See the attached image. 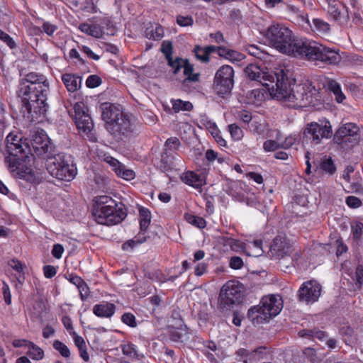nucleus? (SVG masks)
<instances>
[{
    "mask_svg": "<svg viewBox=\"0 0 363 363\" xmlns=\"http://www.w3.org/2000/svg\"><path fill=\"white\" fill-rule=\"evenodd\" d=\"M265 37L272 47L288 55L328 65H337L342 60L338 49L326 47L312 40L296 38L290 29L281 24L270 26Z\"/></svg>",
    "mask_w": 363,
    "mask_h": 363,
    "instance_id": "obj_1",
    "label": "nucleus"
},
{
    "mask_svg": "<svg viewBox=\"0 0 363 363\" xmlns=\"http://www.w3.org/2000/svg\"><path fill=\"white\" fill-rule=\"evenodd\" d=\"M50 84L47 77L41 74L30 72L21 79L18 94L22 99L23 106L32 120L45 116L48 111V95Z\"/></svg>",
    "mask_w": 363,
    "mask_h": 363,
    "instance_id": "obj_2",
    "label": "nucleus"
},
{
    "mask_svg": "<svg viewBox=\"0 0 363 363\" xmlns=\"http://www.w3.org/2000/svg\"><path fill=\"white\" fill-rule=\"evenodd\" d=\"M289 70H279L274 89L271 86V95L283 101L286 106L294 108L314 105L318 89L308 80L296 84L294 79H289Z\"/></svg>",
    "mask_w": 363,
    "mask_h": 363,
    "instance_id": "obj_3",
    "label": "nucleus"
},
{
    "mask_svg": "<svg viewBox=\"0 0 363 363\" xmlns=\"http://www.w3.org/2000/svg\"><path fill=\"white\" fill-rule=\"evenodd\" d=\"M27 148L28 146L22 142L21 135L17 133H10L6 137V149L9 156L5 158V163L10 171L20 178L30 183H39L44 178L43 172L32 167L33 157L19 156Z\"/></svg>",
    "mask_w": 363,
    "mask_h": 363,
    "instance_id": "obj_4",
    "label": "nucleus"
},
{
    "mask_svg": "<svg viewBox=\"0 0 363 363\" xmlns=\"http://www.w3.org/2000/svg\"><path fill=\"white\" fill-rule=\"evenodd\" d=\"M94 201L93 216L99 224L116 225L126 216V212L121 203L118 204L115 200L108 196H97Z\"/></svg>",
    "mask_w": 363,
    "mask_h": 363,
    "instance_id": "obj_5",
    "label": "nucleus"
},
{
    "mask_svg": "<svg viewBox=\"0 0 363 363\" xmlns=\"http://www.w3.org/2000/svg\"><path fill=\"white\" fill-rule=\"evenodd\" d=\"M172 44L169 40H164L162 43L161 51L165 55L168 65L171 67L174 74H177L181 69L185 78L182 82V87L185 91H189L191 84L199 82V74L194 73V66L187 60L180 57L172 58Z\"/></svg>",
    "mask_w": 363,
    "mask_h": 363,
    "instance_id": "obj_6",
    "label": "nucleus"
},
{
    "mask_svg": "<svg viewBox=\"0 0 363 363\" xmlns=\"http://www.w3.org/2000/svg\"><path fill=\"white\" fill-rule=\"evenodd\" d=\"M45 167L49 174L59 180L69 182L77 174V168L71 156L65 153L48 156Z\"/></svg>",
    "mask_w": 363,
    "mask_h": 363,
    "instance_id": "obj_7",
    "label": "nucleus"
},
{
    "mask_svg": "<svg viewBox=\"0 0 363 363\" xmlns=\"http://www.w3.org/2000/svg\"><path fill=\"white\" fill-rule=\"evenodd\" d=\"M242 292V286L238 281L234 280L227 281L223 286L219 294V308L222 311L230 310L234 305L241 301Z\"/></svg>",
    "mask_w": 363,
    "mask_h": 363,
    "instance_id": "obj_8",
    "label": "nucleus"
},
{
    "mask_svg": "<svg viewBox=\"0 0 363 363\" xmlns=\"http://www.w3.org/2000/svg\"><path fill=\"white\" fill-rule=\"evenodd\" d=\"M234 69L230 65H223L216 72L213 90L218 96L225 98L230 94L234 86Z\"/></svg>",
    "mask_w": 363,
    "mask_h": 363,
    "instance_id": "obj_9",
    "label": "nucleus"
},
{
    "mask_svg": "<svg viewBox=\"0 0 363 363\" xmlns=\"http://www.w3.org/2000/svg\"><path fill=\"white\" fill-rule=\"evenodd\" d=\"M281 69H277L274 73H269L268 72H264L260 68V67L256 65L250 64L245 67L244 71L249 79L261 83L268 89L272 94V89H271V86L274 89L276 81H277L278 74Z\"/></svg>",
    "mask_w": 363,
    "mask_h": 363,
    "instance_id": "obj_10",
    "label": "nucleus"
},
{
    "mask_svg": "<svg viewBox=\"0 0 363 363\" xmlns=\"http://www.w3.org/2000/svg\"><path fill=\"white\" fill-rule=\"evenodd\" d=\"M305 135L318 144L322 139H328L332 136V126L326 119L318 120L317 122L308 123L304 130Z\"/></svg>",
    "mask_w": 363,
    "mask_h": 363,
    "instance_id": "obj_11",
    "label": "nucleus"
},
{
    "mask_svg": "<svg viewBox=\"0 0 363 363\" xmlns=\"http://www.w3.org/2000/svg\"><path fill=\"white\" fill-rule=\"evenodd\" d=\"M321 294V286L315 280L303 282L298 291V300L306 304L316 302Z\"/></svg>",
    "mask_w": 363,
    "mask_h": 363,
    "instance_id": "obj_12",
    "label": "nucleus"
},
{
    "mask_svg": "<svg viewBox=\"0 0 363 363\" xmlns=\"http://www.w3.org/2000/svg\"><path fill=\"white\" fill-rule=\"evenodd\" d=\"M75 113V123L79 131L88 133L93 127L94 123L88 113L87 107L83 102H77L74 105Z\"/></svg>",
    "mask_w": 363,
    "mask_h": 363,
    "instance_id": "obj_13",
    "label": "nucleus"
},
{
    "mask_svg": "<svg viewBox=\"0 0 363 363\" xmlns=\"http://www.w3.org/2000/svg\"><path fill=\"white\" fill-rule=\"evenodd\" d=\"M337 143L357 144L360 140L359 128L353 123H347L339 128L335 135Z\"/></svg>",
    "mask_w": 363,
    "mask_h": 363,
    "instance_id": "obj_14",
    "label": "nucleus"
},
{
    "mask_svg": "<svg viewBox=\"0 0 363 363\" xmlns=\"http://www.w3.org/2000/svg\"><path fill=\"white\" fill-rule=\"evenodd\" d=\"M107 130L114 137H128L133 133V124L127 114H122L116 121L108 125Z\"/></svg>",
    "mask_w": 363,
    "mask_h": 363,
    "instance_id": "obj_15",
    "label": "nucleus"
},
{
    "mask_svg": "<svg viewBox=\"0 0 363 363\" xmlns=\"http://www.w3.org/2000/svg\"><path fill=\"white\" fill-rule=\"evenodd\" d=\"M328 4V13L340 25L347 24L350 21L347 8L337 0H323Z\"/></svg>",
    "mask_w": 363,
    "mask_h": 363,
    "instance_id": "obj_16",
    "label": "nucleus"
},
{
    "mask_svg": "<svg viewBox=\"0 0 363 363\" xmlns=\"http://www.w3.org/2000/svg\"><path fill=\"white\" fill-rule=\"evenodd\" d=\"M292 245L285 235H279L273 240L270 245L269 254L274 259H281L289 255Z\"/></svg>",
    "mask_w": 363,
    "mask_h": 363,
    "instance_id": "obj_17",
    "label": "nucleus"
},
{
    "mask_svg": "<svg viewBox=\"0 0 363 363\" xmlns=\"http://www.w3.org/2000/svg\"><path fill=\"white\" fill-rule=\"evenodd\" d=\"M31 145L35 153L38 156L50 152L53 147L50 138L43 130H37L33 135Z\"/></svg>",
    "mask_w": 363,
    "mask_h": 363,
    "instance_id": "obj_18",
    "label": "nucleus"
},
{
    "mask_svg": "<svg viewBox=\"0 0 363 363\" xmlns=\"http://www.w3.org/2000/svg\"><path fill=\"white\" fill-rule=\"evenodd\" d=\"M261 302L264 310H266L271 318L277 315L283 308V301L280 296H267L262 298Z\"/></svg>",
    "mask_w": 363,
    "mask_h": 363,
    "instance_id": "obj_19",
    "label": "nucleus"
},
{
    "mask_svg": "<svg viewBox=\"0 0 363 363\" xmlns=\"http://www.w3.org/2000/svg\"><path fill=\"white\" fill-rule=\"evenodd\" d=\"M100 110L101 112L102 119L106 123V128L108 127V125L116 121L121 116H122V114H123V112L119 106L108 102L101 104L100 106Z\"/></svg>",
    "mask_w": 363,
    "mask_h": 363,
    "instance_id": "obj_20",
    "label": "nucleus"
},
{
    "mask_svg": "<svg viewBox=\"0 0 363 363\" xmlns=\"http://www.w3.org/2000/svg\"><path fill=\"white\" fill-rule=\"evenodd\" d=\"M104 161L108 163L112 168V170L116 174V175L125 180H131L135 177V172L126 168V167L121 163L118 160L113 158L111 156H106L104 158Z\"/></svg>",
    "mask_w": 363,
    "mask_h": 363,
    "instance_id": "obj_21",
    "label": "nucleus"
},
{
    "mask_svg": "<svg viewBox=\"0 0 363 363\" xmlns=\"http://www.w3.org/2000/svg\"><path fill=\"white\" fill-rule=\"evenodd\" d=\"M247 316L253 324H261L269 321L272 318L266 310H264L261 301L258 306L249 309Z\"/></svg>",
    "mask_w": 363,
    "mask_h": 363,
    "instance_id": "obj_22",
    "label": "nucleus"
},
{
    "mask_svg": "<svg viewBox=\"0 0 363 363\" xmlns=\"http://www.w3.org/2000/svg\"><path fill=\"white\" fill-rule=\"evenodd\" d=\"M180 179L184 184L197 189L201 188L206 184L203 176L192 171L184 172L180 176Z\"/></svg>",
    "mask_w": 363,
    "mask_h": 363,
    "instance_id": "obj_23",
    "label": "nucleus"
},
{
    "mask_svg": "<svg viewBox=\"0 0 363 363\" xmlns=\"http://www.w3.org/2000/svg\"><path fill=\"white\" fill-rule=\"evenodd\" d=\"M79 29L84 33L96 38H100L106 32L104 30V26L101 24L92 22H86L81 23L79 26ZM106 34H109L106 32Z\"/></svg>",
    "mask_w": 363,
    "mask_h": 363,
    "instance_id": "obj_24",
    "label": "nucleus"
},
{
    "mask_svg": "<svg viewBox=\"0 0 363 363\" xmlns=\"http://www.w3.org/2000/svg\"><path fill=\"white\" fill-rule=\"evenodd\" d=\"M116 306L109 302L103 301L99 304H96L93 307V313L99 318H111L115 313Z\"/></svg>",
    "mask_w": 363,
    "mask_h": 363,
    "instance_id": "obj_25",
    "label": "nucleus"
},
{
    "mask_svg": "<svg viewBox=\"0 0 363 363\" xmlns=\"http://www.w3.org/2000/svg\"><path fill=\"white\" fill-rule=\"evenodd\" d=\"M249 130L254 134L264 137V133L268 130V124L263 118L254 116L253 119L249 123Z\"/></svg>",
    "mask_w": 363,
    "mask_h": 363,
    "instance_id": "obj_26",
    "label": "nucleus"
},
{
    "mask_svg": "<svg viewBox=\"0 0 363 363\" xmlns=\"http://www.w3.org/2000/svg\"><path fill=\"white\" fill-rule=\"evenodd\" d=\"M62 81L69 92H74L81 86L82 78L74 74L66 73L62 74Z\"/></svg>",
    "mask_w": 363,
    "mask_h": 363,
    "instance_id": "obj_27",
    "label": "nucleus"
},
{
    "mask_svg": "<svg viewBox=\"0 0 363 363\" xmlns=\"http://www.w3.org/2000/svg\"><path fill=\"white\" fill-rule=\"evenodd\" d=\"M301 17L303 20L309 24L311 27L316 32H318L320 34H327L329 33L330 30V24L323 21L321 18H313V25H311L309 23L308 17L306 13H303L301 14Z\"/></svg>",
    "mask_w": 363,
    "mask_h": 363,
    "instance_id": "obj_28",
    "label": "nucleus"
},
{
    "mask_svg": "<svg viewBox=\"0 0 363 363\" xmlns=\"http://www.w3.org/2000/svg\"><path fill=\"white\" fill-rule=\"evenodd\" d=\"M244 252L248 256L255 257L261 256L264 252L262 240L247 241L245 243V247H244Z\"/></svg>",
    "mask_w": 363,
    "mask_h": 363,
    "instance_id": "obj_29",
    "label": "nucleus"
},
{
    "mask_svg": "<svg viewBox=\"0 0 363 363\" xmlns=\"http://www.w3.org/2000/svg\"><path fill=\"white\" fill-rule=\"evenodd\" d=\"M169 337L174 342H186L189 339V329L186 325L174 328L169 333Z\"/></svg>",
    "mask_w": 363,
    "mask_h": 363,
    "instance_id": "obj_30",
    "label": "nucleus"
},
{
    "mask_svg": "<svg viewBox=\"0 0 363 363\" xmlns=\"http://www.w3.org/2000/svg\"><path fill=\"white\" fill-rule=\"evenodd\" d=\"M215 51L216 48L214 45H208L203 48L196 45L194 49L196 59L202 62H208L209 61L210 54L215 52Z\"/></svg>",
    "mask_w": 363,
    "mask_h": 363,
    "instance_id": "obj_31",
    "label": "nucleus"
},
{
    "mask_svg": "<svg viewBox=\"0 0 363 363\" xmlns=\"http://www.w3.org/2000/svg\"><path fill=\"white\" fill-rule=\"evenodd\" d=\"M264 94L261 90L253 89L247 93L245 103L258 106L264 101Z\"/></svg>",
    "mask_w": 363,
    "mask_h": 363,
    "instance_id": "obj_32",
    "label": "nucleus"
},
{
    "mask_svg": "<svg viewBox=\"0 0 363 363\" xmlns=\"http://www.w3.org/2000/svg\"><path fill=\"white\" fill-rule=\"evenodd\" d=\"M145 33L147 38L159 40L164 36V29L159 25L151 26L146 28Z\"/></svg>",
    "mask_w": 363,
    "mask_h": 363,
    "instance_id": "obj_33",
    "label": "nucleus"
},
{
    "mask_svg": "<svg viewBox=\"0 0 363 363\" xmlns=\"http://www.w3.org/2000/svg\"><path fill=\"white\" fill-rule=\"evenodd\" d=\"M328 89L334 94L337 102L342 103L345 100V94L342 91L340 85L336 81L329 80Z\"/></svg>",
    "mask_w": 363,
    "mask_h": 363,
    "instance_id": "obj_34",
    "label": "nucleus"
},
{
    "mask_svg": "<svg viewBox=\"0 0 363 363\" xmlns=\"http://www.w3.org/2000/svg\"><path fill=\"white\" fill-rule=\"evenodd\" d=\"M139 215L140 230L145 231L150 223V212L147 208L141 207L139 209Z\"/></svg>",
    "mask_w": 363,
    "mask_h": 363,
    "instance_id": "obj_35",
    "label": "nucleus"
},
{
    "mask_svg": "<svg viewBox=\"0 0 363 363\" xmlns=\"http://www.w3.org/2000/svg\"><path fill=\"white\" fill-rule=\"evenodd\" d=\"M147 238L144 234H138L137 236L131 240H129L122 245V249L123 250H132L139 245L145 242Z\"/></svg>",
    "mask_w": 363,
    "mask_h": 363,
    "instance_id": "obj_36",
    "label": "nucleus"
},
{
    "mask_svg": "<svg viewBox=\"0 0 363 363\" xmlns=\"http://www.w3.org/2000/svg\"><path fill=\"white\" fill-rule=\"evenodd\" d=\"M26 354L32 359L37 361L42 359L44 357L43 350L32 342L28 345Z\"/></svg>",
    "mask_w": 363,
    "mask_h": 363,
    "instance_id": "obj_37",
    "label": "nucleus"
},
{
    "mask_svg": "<svg viewBox=\"0 0 363 363\" xmlns=\"http://www.w3.org/2000/svg\"><path fill=\"white\" fill-rule=\"evenodd\" d=\"M171 104L175 113H178L181 111H191L193 108L192 104L187 101L172 99Z\"/></svg>",
    "mask_w": 363,
    "mask_h": 363,
    "instance_id": "obj_38",
    "label": "nucleus"
},
{
    "mask_svg": "<svg viewBox=\"0 0 363 363\" xmlns=\"http://www.w3.org/2000/svg\"><path fill=\"white\" fill-rule=\"evenodd\" d=\"M298 335L301 337H308L320 340H323L327 337L325 332L315 330H302L298 332Z\"/></svg>",
    "mask_w": 363,
    "mask_h": 363,
    "instance_id": "obj_39",
    "label": "nucleus"
},
{
    "mask_svg": "<svg viewBox=\"0 0 363 363\" xmlns=\"http://www.w3.org/2000/svg\"><path fill=\"white\" fill-rule=\"evenodd\" d=\"M281 133L277 131L276 140H266L263 144V149L265 152H272L280 147Z\"/></svg>",
    "mask_w": 363,
    "mask_h": 363,
    "instance_id": "obj_40",
    "label": "nucleus"
},
{
    "mask_svg": "<svg viewBox=\"0 0 363 363\" xmlns=\"http://www.w3.org/2000/svg\"><path fill=\"white\" fill-rule=\"evenodd\" d=\"M228 130L230 133L232 139L235 141L241 140L244 136L242 129L236 123L228 125Z\"/></svg>",
    "mask_w": 363,
    "mask_h": 363,
    "instance_id": "obj_41",
    "label": "nucleus"
},
{
    "mask_svg": "<svg viewBox=\"0 0 363 363\" xmlns=\"http://www.w3.org/2000/svg\"><path fill=\"white\" fill-rule=\"evenodd\" d=\"M185 218L189 223L200 229L204 228L206 225V222L202 217L191 214H186Z\"/></svg>",
    "mask_w": 363,
    "mask_h": 363,
    "instance_id": "obj_42",
    "label": "nucleus"
},
{
    "mask_svg": "<svg viewBox=\"0 0 363 363\" xmlns=\"http://www.w3.org/2000/svg\"><path fill=\"white\" fill-rule=\"evenodd\" d=\"M53 347L60 352V354L65 357L68 358L70 356V351L67 345L60 342V340H55L53 342Z\"/></svg>",
    "mask_w": 363,
    "mask_h": 363,
    "instance_id": "obj_43",
    "label": "nucleus"
},
{
    "mask_svg": "<svg viewBox=\"0 0 363 363\" xmlns=\"http://www.w3.org/2000/svg\"><path fill=\"white\" fill-rule=\"evenodd\" d=\"M226 245L230 246V249L234 252H244V247H245V243L233 238L228 239L226 241Z\"/></svg>",
    "mask_w": 363,
    "mask_h": 363,
    "instance_id": "obj_44",
    "label": "nucleus"
},
{
    "mask_svg": "<svg viewBox=\"0 0 363 363\" xmlns=\"http://www.w3.org/2000/svg\"><path fill=\"white\" fill-rule=\"evenodd\" d=\"M245 58V55L235 50L230 49L227 60L233 63H240Z\"/></svg>",
    "mask_w": 363,
    "mask_h": 363,
    "instance_id": "obj_45",
    "label": "nucleus"
},
{
    "mask_svg": "<svg viewBox=\"0 0 363 363\" xmlns=\"http://www.w3.org/2000/svg\"><path fill=\"white\" fill-rule=\"evenodd\" d=\"M320 168L330 174H333L336 170L333 162L330 158L323 160L320 164Z\"/></svg>",
    "mask_w": 363,
    "mask_h": 363,
    "instance_id": "obj_46",
    "label": "nucleus"
},
{
    "mask_svg": "<svg viewBox=\"0 0 363 363\" xmlns=\"http://www.w3.org/2000/svg\"><path fill=\"white\" fill-rule=\"evenodd\" d=\"M121 320L124 324L130 328H135L137 326L135 317L131 313H125L121 317Z\"/></svg>",
    "mask_w": 363,
    "mask_h": 363,
    "instance_id": "obj_47",
    "label": "nucleus"
},
{
    "mask_svg": "<svg viewBox=\"0 0 363 363\" xmlns=\"http://www.w3.org/2000/svg\"><path fill=\"white\" fill-rule=\"evenodd\" d=\"M351 228L353 238L355 240L359 239L362 234L363 223L361 222H355L352 224Z\"/></svg>",
    "mask_w": 363,
    "mask_h": 363,
    "instance_id": "obj_48",
    "label": "nucleus"
},
{
    "mask_svg": "<svg viewBox=\"0 0 363 363\" xmlns=\"http://www.w3.org/2000/svg\"><path fill=\"white\" fill-rule=\"evenodd\" d=\"M244 265L243 260L238 256H233L229 261V266L233 269H240Z\"/></svg>",
    "mask_w": 363,
    "mask_h": 363,
    "instance_id": "obj_49",
    "label": "nucleus"
},
{
    "mask_svg": "<svg viewBox=\"0 0 363 363\" xmlns=\"http://www.w3.org/2000/svg\"><path fill=\"white\" fill-rule=\"evenodd\" d=\"M237 117L242 122L249 124L253 119L254 116L246 110H240L237 112Z\"/></svg>",
    "mask_w": 363,
    "mask_h": 363,
    "instance_id": "obj_50",
    "label": "nucleus"
},
{
    "mask_svg": "<svg viewBox=\"0 0 363 363\" xmlns=\"http://www.w3.org/2000/svg\"><path fill=\"white\" fill-rule=\"evenodd\" d=\"M101 83V79L97 75H90L86 80V85L89 88H95Z\"/></svg>",
    "mask_w": 363,
    "mask_h": 363,
    "instance_id": "obj_51",
    "label": "nucleus"
},
{
    "mask_svg": "<svg viewBox=\"0 0 363 363\" xmlns=\"http://www.w3.org/2000/svg\"><path fill=\"white\" fill-rule=\"evenodd\" d=\"M80 298L82 301L86 300L89 296V288L88 285L85 283V281L83 280L82 283H81L79 286H77Z\"/></svg>",
    "mask_w": 363,
    "mask_h": 363,
    "instance_id": "obj_52",
    "label": "nucleus"
},
{
    "mask_svg": "<svg viewBox=\"0 0 363 363\" xmlns=\"http://www.w3.org/2000/svg\"><path fill=\"white\" fill-rule=\"evenodd\" d=\"M177 23L180 26H191L194 23V20L190 16H182L179 15L177 17Z\"/></svg>",
    "mask_w": 363,
    "mask_h": 363,
    "instance_id": "obj_53",
    "label": "nucleus"
},
{
    "mask_svg": "<svg viewBox=\"0 0 363 363\" xmlns=\"http://www.w3.org/2000/svg\"><path fill=\"white\" fill-rule=\"evenodd\" d=\"M345 202L349 207L353 208H359L362 204L361 199L354 196H347Z\"/></svg>",
    "mask_w": 363,
    "mask_h": 363,
    "instance_id": "obj_54",
    "label": "nucleus"
},
{
    "mask_svg": "<svg viewBox=\"0 0 363 363\" xmlns=\"http://www.w3.org/2000/svg\"><path fill=\"white\" fill-rule=\"evenodd\" d=\"M1 41H3L4 43L7 45V46L9 47L10 49L13 50L16 48L17 45L16 41L13 40V38H11L10 35H9L7 33H5L1 31Z\"/></svg>",
    "mask_w": 363,
    "mask_h": 363,
    "instance_id": "obj_55",
    "label": "nucleus"
},
{
    "mask_svg": "<svg viewBox=\"0 0 363 363\" xmlns=\"http://www.w3.org/2000/svg\"><path fill=\"white\" fill-rule=\"evenodd\" d=\"M8 265L18 273H21L24 268V265L16 259L9 260Z\"/></svg>",
    "mask_w": 363,
    "mask_h": 363,
    "instance_id": "obj_56",
    "label": "nucleus"
},
{
    "mask_svg": "<svg viewBox=\"0 0 363 363\" xmlns=\"http://www.w3.org/2000/svg\"><path fill=\"white\" fill-rule=\"evenodd\" d=\"M180 144L177 138L173 137L167 140L165 147L169 150H177Z\"/></svg>",
    "mask_w": 363,
    "mask_h": 363,
    "instance_id": "obj_57",
    "label": "nucleus"
},
{
    "mask_svg": "<svg viewBox=\"0 0 363 363\" xmlns=\"http://www.w3.org/2000/svg\"><path fill=\"white\" fill-rule=\"evenodd\" d=\"M44 276L48 279H51L57 274V269L52 265H45L43 267Z\"/></svg>",
    "mask_w": 363,
    "mask_h": 363,
    "instance_id": "obj_58",
    "label": "nucleus"
},
{
    "mask_svg": "<svg viewBox=\"0 0 363 363\" xmlns=\"http://www.w3.org/2000/svg\"><path fill=\"white\" fill-rule=\"evenodd\" d=\"M64 250V247L61 244H55L52 250V255L56 259H60Z\"/></svg>",
    "mask_w": 363,
    "mask_h": 363,
    "instance_id": "obj_59",
    "label": "nucleus"
},
{
    "mask_svg": "<svg viewBox=\"0 0 363 363\" xmlns=\"http://www.w3.org/2000/svg\"><path fill=\"white\" fill-rule=\"evenodd\" d=\"M135 345L133 344H127L123 347V353L125 355L133 357L136 355Z\"/></svg>",
    "mask_w": 363,
    "mask_h": 363,
    "instance_id": "obj_60",
    "label": "nucleus"
},
{
    "mask_svg": "<svg viewBox=\"0 0 363 363\" xmlns=\"http://www.w3.org/2000/svg\"><path fill=\"white\" fill-rule=\"evenodd\" d=\"M71 335L73 337L74 344L78 350L86 347V343L82 337L78 335L75 332H73Z\"/></svg>",
    "mask_w": 363,
    "mask_h": 363,
    "instance_id": "obj_61",
    "label": "nucleus"
},
{
    "mask_svg": "<svg viewBox=\"0 0 363 363\" xmlns=\"http://www.w3.org/2000/svg\"><path fill=\"white\" fill-rule=\"evenodd\" d=\"M3 294H4V299L5 303L7 305H10L11 303V291L9 286L6 283H3Z\"/></svg>",
    "mask_w": 363,
    "mask_h": 363,
    "instance_id": "obj_62",
    "label": "nucleus"
},
{
    "mask_svg": "<svg viewBox=\"0 0 363 363\" xmlns=\"http://www.w3.org/2000/svg\"><path fill=\"white\" fill-rule=\"evenodd\" d=\"M356 284L359 285V288L363 284V266L358 265L355 272Z\"/></svg>",
    "mask_w": 363,
    "mask_h": 363,
    "instance_id": "obj_63",
    "label": "nucleus"
},
{
    "mask_svg": "<svg viewBox=\"0 0 363 363\" xmlns=\"http://www.w3.org/2000/svg\"><path fill=\"white\" fill-rule=\"evenodd\" d=\"M43 30L46 34L51 36L57 30V26L54 24L50 23L49 22H45L43 24Z\"/></svg>",
    "mask_w": 363,
    "mask_h": 363,
    "instance_id": "obj_64",
    "label": "nucleus"
}]
</instances>
